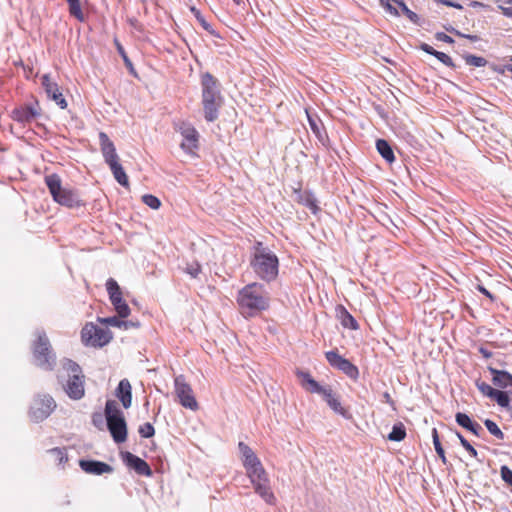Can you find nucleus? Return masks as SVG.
Returning <instances> with one entry per match:
<instances>
[{"label": "nucleus", "mask_w": 512, "mask_h": 512, "mask_svg": "<svg viewBox=\"0 0 512 512\" xmlns=\"http://www.w3.org/2000/svg\"><path fill=\"white\" fill-rule=\"evenodd\" d=\"M253 272L263 281L271 282L278 276L279 260L274 252L262 242H256L250 258Z\"/></svg>", "instance_id": "f257e3e1"}, {"label": "nucleus", "mask_w": 512, "mask_h": 512, "mask_svg": "<svg viewBox=\"0 0 512 512\" xmlns=\"http://www.w3.org/2000/svg\"><path fill=\"white\" fill-rule=\"evenodd\" d=\"M202 105L204 118L208 122H214L219 117V109L222 105V96L218 80L209 72L201 77Z\"/></svg>", "instance_id": "f03ea898"}, {"label": "nucleus", "mask_w": 512, "mask_h": 512, "mask_svg": "<svg viewBox=\"0 0 512 512\" xmlns=\"http://www.w3.org/2000/svg\"><path fill=\"white\" fill-rule=\"evenodd\" d=\"M237 302L243 310L253 315L269 307V295L262 284L251 283L239 291Z\"/></svg>", "instance_id": "7ed1b4c3"}, {"label": "nucleus", "mask_w": 512, "mask_h": 512, "mask_svg": "<svg viewBox=\"0 0 512 512\" xmlns=\"http://www.w3.org/2000/svg\"><path fill=\"white\" fill-rule=\"evenodd\" d=\"M104 415L107 429L115 443L120 444L127 440V423L123 412L114 400L105 403Z\"/></svg>", "instance_id": "20e7f679"}, {"label": "nucleus", "mask_w": 512, "mask_h": 512, "mask_svg": "<svg viewBox=\"0 0 512 512\" xmlns=\"http://www.w3.org/2000/svg\"><path fill=\"white\" fill-rule=\"evenodd\" d=\"M45 183L53 200L58 204L68 208H78L84 205L76 191L62 187L61 178L58 174L53 173L45 176Z\"/></svg>", "instance_id": "39448f33"}, {"label": "nucleus", "mask_w": 512, "mask_h": 512, "mask_svg": "<svg viewBox=\"0 0 512 512\" xmlns=\"http://www.w3.org/2000/svg\"><path fill=\"white\" fill-rule=\"evenodd\" d=\"M251 483L253 484L255 492L269 505H274L276 497L271 490L270 480L267 472L265 471L262 463L257 466L249 468L247 471Z\"/></svg>", "instance_id": "423d86ee"}, {"label": "nucleus", "mask_w": 512, "mask_h": 512, "mask_svg": "<svg viewBox=\"0 0 512 512\" xmlns=\"http://www.w3.org/2000/svg\"><path fill=\"white\" fill-rule=\"evenodd\" d=\"M68 378L63 384V389L69 398L73 400H80L85 395V377L82 374L81 367L74 361L68 360L66 364Z\"/></svg>", "instance_id": "0eeeda50"}, {"label": "nucleus", "mask_w": 512, "mask_h": 512, "mask_svg": "<svg viewBox=\"0 0 512 512\" xmlns=\"http://www.w3.org/2000/svg\"><path fill=\"white\" fill-rule=\"evenodd\" d=\"M33 356L37 366L44 370H52L56 364V357L51 351V345L45 332H39L33 347Z\"/></svg>", "instance_id": "6e6552de"}, {"label": "nucleus", "mask_w": 512, "mask_h": 512, "mask_svg": "<svg viewBox=\"0 0 512 512\" xmlns=\"http://www.w3.org/2000/svg\"><path fill=\"white\" fill-rule=\"evenodd\" d=\"M81 339L86 346L103 347L111 341L112 333L90 322L82 328Z\"/></svg>", "instance_id": "1a4fd4ad"}, {"label": "nucleus", "mask_w": 512, "mask_h": 512, "mask_svg": "<svg viewBox=\"0 0 512 512\" xmlns=\"http://www.w3.org/2000/svg\"><path fill=\"white\" fill-rule=\"evenodd\" d=\"M56 408V402L52 396L48 394L37 395L29 410V416L34 422L45 420Z\"/></svg>", "instance_id": "9d476101"}, {"label": "nucleus", "mask_w": 512, "mask_h": 512, "mask_svg": "<svg viewBox=\"0 0 512 512\" xmlns=\"http://www.w3.org/2000/svg\"><path fill=\"white\" fill-rule=\"evenodd\" d=\"M175 394L179 403L187 409L196 411L198 409V402L195 399L191 386L185 381L183 375H179L174 380Z\"/></svg>", "instance_id": "9b49d317"}, {"label": "nucleus", "mask_w": 512, "mask_h": 512, "mask_svg": "<svg viewBox=\"0 0 512 512\" xmlns=\"http://www.w3.org/2000/svg\"><path fill=\"white\" fill-rule=\"evenodd\" d=\"M328 363L342 371L349 378L356 380L359 377L358 368L348 359L339 355L336 351H328L325 353Z\"/></svg>", "instance_id": "f8f14e48"}, {"label": "nucleus", "mask_w": 512, "mask_h": 512, "mask_svg": "<svg viewBox=\"0 0 512 512\" xmlns=\"http://www.w3.org/2000/svg\"><path fill=\"white\" fill-rule=\"evenodd\" d=\"M121 457L126 466L133 469L138 475L152 476L153 472L148 463L131 452H122Z\"/></svg>", "instance_id": "ddd939ff"}, {"label": "nucleus", "mask_w": 512, "mask_h": 512, "mask_svg": "<svg viewBox=\"0 0 512 512\" xmlns=\"http://www.w3.org/2000/svg\"><path fill=\"white\" fill-rule=\"evenodd\" d=\"M381 5L392 15L399 16V11L395 7L398 6L402 13L414 24H420V17L410 10L403 0H380Z\"/></svg>", "instance_id": "4468645a"}, {"label": "nucleus", "mask_w": 512, "mask_h": 512, "mask_svg": "<svg viewBox=\"0 0 512 512\" xmlns=\"http://www.w3.org/2000/svg\"><path fill=\"white\" fill-rule=\"evenodd\" d=\"M316 393L322 395L324 401L335 413L343 416L346 419L351 417L348 410H346L341 405L339 396H337L330 387L322 386Z\"/></svg>", "instance_id": "2eb2a0df"}, {"label": "nucleus", "mask_w": 512, "mask_h": 512, "mask_svg": "<svg viewBox=\"0 0 512 512\" xmlns=\"http://www.w3.org/2000/svg\"><path fill=\"white\" fill-rule=\"evenodd\" d=\"M42 80V86L45 89V92L47 94V97L53 101L62 109L67 107V102L60 91V88L56 82H53L50 79V76L48 74H45L41 78Z\"/></svg>", "instance_id": "dca6fc26"}, {"label": "nucleus", "mask_w": 512, "mask_h": 512, "mask_svg": "<svg viewBox=\"0 0 512 512\" xmlns=\"http://www.w3.org/2000/svg\"><path fill=\"white\" fill-rule=\"evenodd\" d=\"M180 133L183 137L181 148L186 152H193L194 149L198 148L199 134L197 130L188 123H183L180 126Z\"/></svg>", "instance_id": "f3484780"}, {"label": "nucleus", "mask_w": 512, "mask_h": 512, "mask_svg": "<svg viewBox=\"0 0 512 512\" xmlns=\"http://www.w3.org/2000/svg\"><path fill=\"white\" fill-rule=\"evenodd\" d=\"M100 148L106 164L116 163L119 161L118 154L114 143L110 140L105 132L99 133Z\"/></svg>", "instance_id": "a211bd4d"}, {"label": "nucleus", "mask_w": 512, "mask_h": 512, "mask_svg": "<svg viewBox=\"0 0 512 512\" xmlns=\"http://www.w3.org/2000/svg\"><path fill=\"white\" fill-rule=\"evenodd\" d=\"M81 469L87 474L102 475L105 473H112L113 467L109 464L97 460H84L79 461Z\"/></svg>", "instance_id": "6ab92c4d"}, {"label": "nucleus", "mask_w": 512, "mask_h": 512, "mask_svg": "<svg viewBox=\"0 0 512 512\" xmlns=\"http://www.w3.org/2000/svg\"><path fill=\"white\" fill-rule=\"evenodd\" d=\"M39 111L33 105L17 107L12 111V119L20 123H29L39 115Z\"/></svg>", "instance_id": "aec40b11"}, {"label": "nucleus", "mask_w": 512, "mask_h": 512, "mask_svg": "<svg viewBox=\"0 0 512 512\" xmlns=\"http://www.w3.org/2000/svg\"><path fill=\"white\" fill-rule=\"evenodd\" d=\"M115 396L120 400L123 407L128 409L132 404V387L128 379L124 378L120 380Z\"/></svg>", "instance_id": "412c9836"}, {"label": "nucleus", "mask_w": 512, "mask_h": 512, "mask_svg": "<svg viewBox=\"0 0 512 512\" xmlns=\"http://www.w3.org/2000/svg\"><path fill=\"white\" fill-rule=\"evenodd\" d=\"M456 423L462 428L468 430L475 436H480L481 432H483L482 427L476 421L472 420L469 415L463 412H457L455 414Z\"/></svg>", "instance_id": "4be33fe9"}, {"label": "nucleus", "mask_w": 512, "mask_h": 512, "mask_svg": "<svg viewBox=\"0 0 512 512\" xmlns=\"http://www.w3.org/2000/svg\"><path fill=\"white\" fill-rule=\"evenodd\" d=\"M488 371L492 374V382L496 387L506 389L512 387V374L506 370H498L492 366L488 367Z\"/></svg>", "instance_id": "5701e85b"}, {"label": "nucleus", "mask_w": 512, "mask_h": 512, "mask_svg": "<svg viewBox=\"0 0 512 512\" xmlns=\"http://www.w3.org/2000/svg\"><path fill=\"white\" fill-rule=\"evenodd\" d=\"M98 322L112 326L117 327L119 329L123 330H129L131 328H138L140 326V323L138 321H132V320H123V318L119 316H112V317H105L101 318L98 317Z\"/></svg>", "instance_id": "b1692460"}, {"label": "nucleus", "mask_w": 512, "mask_h": 512, "mask_svg": "<svg viewBox=\"0 0 512 512\" xmlns=\"http://www.w3.org/2000/svg\"><path fill=\"white\" fill-rule=\"evenodd\" d=\"M336 316L340 320L341 324L345 328H350L352 330L358 329V323L355 320V318L347 311V309L342 306L338 305L336 307Z\"/></svg>", "instance_id": "393cba45"}, {"label": "nucleus", "mask_w": 512, "mask_h": 512, "mask_svg": "<svg viewBox=\"0 0 512 512\" xmlns=\"http://www.w3.org/2000/svg\"><path fill=\"white\" fill-rule=\"evenodd\" d=\"M297 376L301 380L302 387L310 393H316L322 387L308 372L297 371Z\"/></svg>", "instance_id": "a878e982"}, {"label": "nucleus", "mask_w": 512, "mask_h": 512, "mask_svg": "<svg viewBox=\"0 0 512 512\" xmlns=\"http://www.w3.org/2000/svg\"><path fill=\"white\" fill-rule=\"evenodd\" d=\"M297 200L299 203L308 207L313 214H316L318 211L317 200L314 195L309 191H296Z\"/></svg>", "instance_id": "bb28decb"}, {"label": "nucleus", "mask_w": 512, "mask_h": 512, "mask_svg": "<svg viewBox=\"0 0 512 512\" xmlns=\"http://www.w3.org/2000/svg\"><path fill=\"white\" fill-rule=\"evenodd\" d=\"M376 148L379 154L388 162L392 163L395 161L394 152L388 141L384 139H378L376 141Z\"/></svg>", "instance_id": "cd10ccee"}, {"label": "nucleus", "mask_w": 512, "mask_h": 512, "mask_svg": "<svg viewBox=\"0 0 512 512\" xmlns=\"http://www.w3.org/2000/svg\"><path fill=\"white\" fill-rule=\"evenodd\" d=\"M110 170L112 171V174L115 178V180L123 187H128L129 180L128 176L126 175L122 165L118 162L116 163H110L109 165Z\"/></svg>", "instance_id": "c85d7f7f"}, {"label": "nucleus", "mask_w": 512, "mask_h": 512, "mask_svg": "<svg viewBox=\"0 0 512 512\" xmlns=\"http://www.w3.org/2000/svg\"><path fill=\"white\" fill-rule=\"evenodd\" d=\"M307 118H308L309 126H310L312 132L316 135V137L320 141H323L324 137H326V133H323V131H322L323 125H322L321 121L316 116L310 115L308 112H307Z\"/></svg>", "instance_id": "c756f323"}, {"label": "nucleus", "mask_w": 512, "mask_h": 512, "mask_svg": "<svg viewBox=\"0 0 512 512\" xmlns=\"http://www.w3.org/2000/svg\"><path fill=\"white\" fill-rule=\"evenodd\" d=\"M113 304L117 314L121 318H126L130 314V308L128 304L123 300L122 295L119 297H114V299L110 300Z\"/></svg>", "instance_id": "7c9ffc66"}, {"label": "nucleus", "mask_w": 512, "mask_h": 512, "mask_svg": "<svg viewBox=\"0 0 512 512\" xmlns=\"http://www.w3.org/2000/svg\"><path fill=\"white\" fill-rule=\"evenodd\" d=\"M510 396H512V392L502 391L496 389L491 399L496 401V403L503 408H509L510 406Z\"/></svg>", "instance_id": "2f4dec72"}, {"label": "nucleus", "mask_w": 512, "mask_h": 512, "mask_svg": "<svg viewBox=\"0 0 512 512\" xmlns=\"http://www.w3.org/2000/svg\"><path fill=\"white\" fill-rule=\"evenodd\" d=\"M406 436V429L403 423L399 422L394 424L391 432L388 434V439L390 441L399 442L402 441Z\"/></svg>", "instance_id": "473e14b6"}, {"label": "nucleus", "mask_w": 512, "mask_h": 512, "mask_svg": "<svg viewBox=\"0 0 512 512\" xmlns=\"http://www.w3.org/2000/svg\"><path fill=\"white\" fill-rule=\"evenodd\" d=\"M69 4V13L71 16L75 17L78 21L84 22L85 16L81 9V4L79 0H71L68 1Z\"/></svg>", "instance_id": "72a5a7b5"}, {"label": "nucleus", "mask_w": 512, "mask_h": 512, "mask_svg": "<svg viewBox=\"0 0 512 512\" xmlns=\"http://www.w3.org/2000/svg\"><path fill=\"white\" fill-rule=\"evenodd\" d=\"M432 438H433V444H434V448H435L437 455L441 458L443 464H446L447 460H446V456H445V451L441 445L438 431L436 428L432 429Z\"/></svg>", "instance_id": "f704fd0d"}, {"label": "nucleus", "mask_w": 512, "mask_h": 512, "mask_svg": "<svg viewBox=\"0 0 512 512\" xmlns=\"http://www.w3.org/2000/svg\"><path fill=\"white\" fill-rule=\"evenodd\" d=\"M463 59L467 65L474 67H484L488 63L484 57L476 56L473 54H466L463 56Z\"/></svg>", "instance_id": "c9c22d12"}, {"label": "nucleus", "mask_w": 512, "mask_h": 512, "mask_svg": "<svg viewBox=\"0 0 512 512\" xmlns=\"http://www.w3.org/2000/svg\"><path fill=\"white\" fill-rule=\"evenodd\" d=\"M48 453L54 458V461L58 465H62L68 460L66 450L63 448H52L48 450Z\"/></svg>", "instance_id": "e433bc0d"}, {"label": "nucleus", "mask_w": 512, "mask_h": 512, "mask_svg": "<svg viewBox=\"0 0 512 512\" xmlns=\"http://www.w3.org/2000/svg\"><path fill=\"white\" fill-rule=\"evenodd\" d=\"M484 425L487 428V430L490 432V434H492L497 439L503 440L505 438L504 433L502 432V430L498 427V425L494 421H492L490 419H486L484 421Z\"/></svg>", "instance_id": "4c0bfd02"}, {"label": "nucleus", "mask_w": 512, "mask_h": 512, "mask_svg": "<svg viewBox=\"0 0 512 512\" xmlns=\"http://www.w3.org/2000/svg\"><path fill=\"white\" fill-rule=\"evenodd\" d=\"M106 289L109 294L110 300L114 299V297H119L122 295V292L120 290L118 283L113 278H109L107 280Z\"/></svg>", "instance_id": "58836bf2"}, {"label": "nucleus", "mask_w": 512, "mask_h": 512, "mask_svg": "<svg viewBox=\"0 0 512 512\" xmlns=\"http://www.w3.org/2000/svg\"><path fill=\"white\" fill-rule=\"evenodd\" d=\"M184 272L191 276V278H198L201 273V265L197 261L187 263Z\"/></svg>", "instance_id": "ea45409f"}, {"label": "nucleus", "mask_w": 512, "mask_h": 512, "mask_svg": "<svg viewBox=\"0 0 512 512\" xmlns=\"http://www.w3.org/2000/svg\"><path fill=\"white\" fill-rule=\"evenodd\" d=\"M456 436L457 438L459 439L461 445L463 446V448L473 457V458H477L478 456V453L476 451V449L464 438V436L456 431Z\"/></svg>", "instance_id": "a19ab883"}, {"label": "nucleus", "mask_w": 512, "mask_h": 512, "mask_svg": "<svg viewBox=\"0 0 512 512\" xmlns=\"http://www.w3.org/2000/svg\"><path fill=\"white\" fill-rule=\"evenodd\" d=\"M142 201L144 204H146L148 207L156 210L161 206L160 200L152 195V194H145L142 196Z\"/></svg>", "instance_id": "79ce46f5"}, {"label": "nucleus", "mask_w": 512, "mask_h": 512, "mask_svg": "<svg viewBox=\"0 0 512 512\" xmlns=\"http://www.w3.org/2000/svg\"><path fill=\"white\" fill-rule=\"evenodd\" d=\"M138 432L143 438H151L155 434V429L151 423L147 422L139 427Z\"/></svg>", "instance_id": "37998d69"}, {"label": "nucleus", "mask_w": 512, "mask_h": 512, "mask_svg": "<svg viewBox=\"0 0 512 512\" xmlns=\"http://www.w3.org/2000/svg\"><path fill=\"white\" fill-rule=\"evenodd\" d=\"M476 387L484 396L489 398H491L496 391V389L492 388L489 384L483 381H476Z\"/></svg>", "instance_id": "c03bdc74"}, {"label": "nucleus", "mask_w": 512, "mask_h": 512, "mask_svg": "<svg viewBox=\"0 0 512 512\" xmlns=\"http://www.w3.org/2000/svg\"><path fill=\"white\" fill-rule=\"evenodd\" d=\"M117 50H118V53L121 55V57L125 63V66L129 69L130 73L135 74L134 67H133L131 60L127 56L124 48L119 43H117Z\"/></svg>", "instance_id": "a18cd8bd"}, {"label": "nucleus", "mask_w": 512, "mask_h": 512, "mask_svg": "<svg viewBox=\"0 0 512 512\" xmlns=\"http://www.w3.org/2000/svg\"><path fill=\"white\" fill-rule=\"evenodd\" d=\"M243 466L245 467L246 471L249 469V468H252L254 466H257L258 463H260L261 461L259 460V458L256 456V454L254 453L253 455H247L246 458H244L243 460Z\"/></svg>", "instance_id": "49530a36"}, {"label": "nucleus", "mask_w": 512, "mask_h": 512, "mask_svg": "<svg viewBox=\"0 0 512 512\" xmlns=\"http://www.w3.org/2000/svg\"><path fill=\"white\" fill-rule=\"evenodd\" d=\"M191 11L195 15V17L199 21V23L202 25V27L206 31H210L211 25L205 20V18L202 16L200 11L197 10L195 7H191Z\"/></svg>", "instance_id": "de8ad7c7"}, {"label": "nucleus", "mask_w": 512, "mask_h": 512, "mask_svg": "<svg viewBox=\"0 0 512 512\" xmlns=\"http://www.w3.org/2000/svg\"><path fill=\"white\" fill-rule=\"evenodd\" d=\"M436 58L441 63L446 65L447 67H450V68H454L455 67V64H454L452 58L450 56H448L447 54H445L444 52H440L439 51L438 54L436 55Z\"/></svg>", "instance_id": "09e8293b"}, {"label": "nucleus", "mask_w": 512, "mask_h": 512, "mask_svg": "<svg viewBox=\"0 0 512 512\" xmlns=\"http://www.w3.org/2000/svg\"><path fill=\"white\" fill-rule=\"evenodd\" d=\"M238 448L242 457V460L247 457V455H253V450L244 442H239Z\"/></svg>", "instance_id": "8fccbe9b"}, {"label": "nucleus", "mask_w": 512, "mask_h": 512, "mask_svg": "<svg viewBox=\"0 0 512 512\" xmlns=\"http://www.w3.org/2000/svg\"><path fill=\"white\" fill-rule=\"evenodd\" d=\"M92 423L98 429H103V416L101 413H93Z\"/></svg>", "instance_id": "3c124183"}, {"label": "nucleus", "mask_w": 512, "mask_h": 512, "mask_svg": "<svg viewBox=\"0 0 512 512\" xmlns=\"http://www.w3.org/2000/svg\"><path fill=\"white\" fill-rule=\"evenodd\" d=\"M435 38L438 40V41H442V42H445V43H448V44H452L454 43V40L451 36L447 35L446 33L444 32H437L435 34Z\"/></svg>", "instance_id": "603ef678"}, {"label": "nucleus", "mask_w": 512, "mask_h": 512, "mask_svg": "<svg viewBox=\"0 0 512 512\" xmlns=\"http://www.w3.org/2000/svg\"><path fill=\"white\" fill-rule=\"evenodd\" d=\"M420 49L422 51H424L425 53L429 54V55H432L434 57H436V55L438 54L439 51L435 50L432 46H430L429 44L427 43H422L420 45Z\"/></svg>", "instance_id": "864d4df0"}, {"label": "nucleus", "mask_w": 512, "mask_h": 512, "mask_svg": "<svg viewBox=\"0 0 512 512\" xmlns=\"http://www.w3.org/2000/svg\"><path fill=\"white\" fill-rule=\"evenodd\" d=\"M436 3L443 4L448 7H453L456 9H462L463 6L459 3L453 2L451 0H434Z\"/></svg>", "instance_id": "5fc2aeb1"}, {"label": "nucleus", "mask_w": 512, "mask_h": 512, "mask_svg": "<svg viewBox=\"0 0 512 512\" xmlns=\"http://www.w3.org/2000/svg\"><path fill=\"white\" fill-rule=\"evenodd\" d=\"M478 351L486 359H489L493 356V353L483 346L479 347Z\"/></svg>", "instance_id": "6e6d98bb"}, {"label": "nucleus", "mask_w": 512, "mask_h": 512, "mask_svg": "<svg viewBox=\"0 0 512 512\" xmlns=\"http://www.w3.org/2000/svg\"><path fill=\"white\" fill-rule=\"evenodd\" d=\"M499 9H501L503 15L506 17H512V7H504L499 5Z\"/></svg>", "instance_id": "4d7b16f0"}, {"label": "nucleus", "mask_w": 512, "mask_h": 512, "mask_svg": "<svg viewBox=\"0 0 512 512\" xmlns=\"http://www.w3.org/2000/svg\"><path fill=\"white\" fill-rule=\"evenodd\" d=\"M383 399L386 403H388L395 409V407H394L395 403L388 392H384Z\"/></svg>", "instance_id": "13d9d810"}, {"label": "nucleus", "mask_w": 512, "mask_h": 512, "mask_svg": "<svg viewBox=\"0 0 512 512\" xmlns=\"http://www.w3.org/2000/svg\"><path fill=\"white\" fill-rule=\"evenodd\" d=\"M462 38H466L472 42H477L480 40V37L478 35H471V34H464L462 33Z\"/></svg>", "instance_id": "bf43d9fd"}, {"label": "nucleus", "mask_w": 512, "mask_h": 512, "mask_svg": "<svg viewBox=\"0 0 512 512\" xmlns=\"http://www.w3.org/2000/svg\"><path fill=\"white\" fill-rule=\"evenodd\" d=\"M478 290L485 296L489 297L490 299H493V295L485 287L478 286Z\"/></svg>", "instance_id": "052dcab7"}, {"label": "nucleus", "mask_w": 512, "mask_h": 512, "mask_svg": "<svg viewBox=\"0 0 512 512\" xmlns=\"http://www.w3.org/2000/svg\"><path fill=\"white\" fill-rule=\"evenodd\" d=\"M445 29H446L448 32L453 33V34H455V35H457V36H462V32H460V31L456 30L455 28H453V27H451V26H450V27H445Z\"/></svg>", "instance_id": "680f3d73"}, {"label": "nucleus", "mask_w": 512, "mask_h": 512, "mask_svg": "<svg viewBox=\"0 0 512 512\" xmlns=\"http://www.w3.org/2000/svg\"><path fill=\"white\" fill-rule=\"evenodd\" d=\"M469 5L474 8L484 7V4L478 1H471Z\"/></svg>", "instance_id": "e2e57ef3"}, {"label": "nucleus", "mask_w": 512, "mask_h": 512, "mask_svg": "<svg viewBox=\"0 0 512 512\" xmlns=\"http://www.w3.org/2000/svg\"><path fill=\"white\" fill-rule=\"evenodd\" d=\"M506 4L512 5V0H503Z\"/></svg>", "instance_id": "0e129e2a"}, {"label": "nucleus", "mask_w": 512, "mask_h": 512, "mask_svg": "<svg viewBox=\"0 0 512 512\" xmlns=\"http://www.w3.org/2000/svg\"><path fill=\"white\" fill-rule=\"evenodd\" d=\"M236 3H239V0H234Z\"/></svg>", "instance_id": "69168bd1"}, {"label": "nucleus", "mask_w": 512, "mask_h": 512, "mask_svg": "<svg viewBox=\"0 0 512 512\" xmlns=\"http://www.w3.org/2000/svg\"><path fill=\"white\" fill-rule=\"evenodd\" d=\"M510 61L512 62V56L510 57Z\"/></svg>", "instance_id": "338daca9"}]
</instances>
